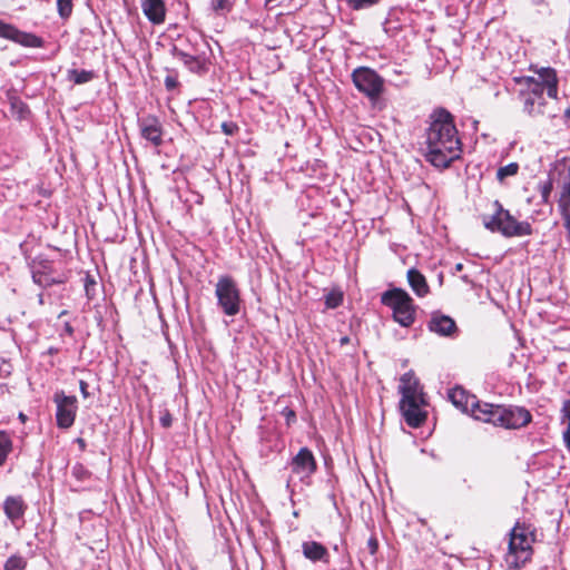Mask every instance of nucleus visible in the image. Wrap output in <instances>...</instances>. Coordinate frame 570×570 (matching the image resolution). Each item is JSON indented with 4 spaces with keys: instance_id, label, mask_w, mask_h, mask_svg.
I'll return each mask as SVG.
<instances>
[{
    "instance_id": "obj_1",
    "label": "nucleus",
    "mask_w": 570,
    "mask_h": 570,
    "mask_svg": "<svg viewBox=\"0 0 570 570\" xmlns=\"http://www.w3.org/2000/svg\"><path fill=\"white\" fill-rule=\"evenodd\" d=\"M425 159L438 168H448L460 158L461 140L452 115L445 109H438L431 115L426 129Z\"/></svg>"
},
{
    "instance_id": "obj_2",
    "label": "nucleus",
    "mask_w": 570,
    "mask_h": 570,
    "mask_svg": "<svg viewBox=\"0 0 570 570\" xmlns=\"http://www.w3.org/2000/svg\"><path fill=\"white\" fill-rule=\"evenodd\" d=\"M538 78L530 76L515 77L513 80L521 88L518 98L522 104V111L531 118L543 117L546 115L547 100L544 90L549 98H558V77L554 69L541 68L538 71Z\"/></svg>"
},
{
    "instance_id": "obj_3",
    "label": "nucleus",
    "mask_w": 570,
    "mask_h": 570,
    "mask_svg": "<svg viewBox=\"0 0 570 570\" xmlns=\"http://www.w3.org/2000/svg\"><path fill=\"white\" fill-rule=\"evenodd\" d=\"M399 392L402 395L400 410L404 421L411 428L421 426L426 420V412L422 410L426 401L420 381L412 371L401 376Z\"/></svg>"
},
{
    "instance_id": "obj_4",
    "label": "nucleus",
    "mask_w": 570,
    "mask_h": 570,
    "mask_svg": "<svg viewBox=\"0 0 570 570\" xmlns=\"http://www.w3.org/2000/svg\"><path fill=\"white\" fill-rule=\"evenodd\" d=\"M208 50L209 45L205 38L193 31L179 38V43L173 46L171 53L180 59L190 72L202 76L209 70Z\"/></svg>"
},
{
    "instance_id": "obj_5",
    "label": "nucleus",
    "mask_w": 570,
    "mask_h": 570,
    "mask_svg": "<svg viewBox=\"0 0 570 570\" xmlns=\"http://www.w3.org/2000/svg\"><path fill=\"white\" fill-rule=\"evenodd\" d=\"M481 406L483 412L479 414V421L491 423L494 426L518 430L527 426L532 420L530 411L523 406L491 403H484Z\"/></svg>"
},
{
    "instance_id": "obj_6",
    "label": "nucleus",
    "mask_w": 570,
    "mask_h": 570,
    "mask_svg": "<svg viewBox=\"0 0 570 570\" xmlns=\"http://www.w3.org/2000/svg\"><path fill=\"white\" fill-rule=\"evenodd\" d=\"M492 215H484L483 225L492 233H500L502 236L523 237L532 234L533 229L529 222L518 220L508 209L503 208L499 200L493 203Z\"/></svg>"
},
{
    "instance_id": "obj_7",
    "label": "nucleus",
    "mask_w": 570,
    "mask_h": 570,
    "mask_svg": "<svg viewBox=\"0 0 570 570\" xmlns=\"http://www.w3.org/2000/svg\"><path fill=\"white\" fill-rule=\"evenodd\" d=\"M534 535L529 527L519 522L510 531L508 552L504 561L511 569H520L531 560Z\"/></svg>"
},
{
    "instance_id": "obj_8",
    "label": "nucleus",
    "mask_w": 570,
    "mask_h": 570,
    "mask_svg": "<svg viewBox=\"0 0 570 570\" xmlns=\"http://www.w3.org/2000/svg\"><path fill=\"white\" fill-rule=\"evenodd\" d=\"M381 303L392 309L393 320L402 327H410L415 322L416 305L405 289L394 287L385 291Z\"/></svg>"
},
{
    "instance_id": "obj_9",
    "label": "nucleus",
    "mask_w": 570,
    "mask_h": 570,
    "mask_svg": "<svg viewBox=\"0 0 570 570\" xmlns=\"http://www.w3.org/2000/svg\"><path fill=\"white\" fill-rule=\"evenodd\" d=\"M217 305L227 316H235L240 312V291L235 279L229 275H222L215 286Z\"/></svg>"
},
{
    "instance_id": "obj_10",
    "label": "nucleus",
    "mask_w": 570,
    "mask_h": 570,
    "mask_svg": "<svg viewBox=\"0 0 570 570\" xmlns=\"http://www.w3.org/2000/svg\"><path fill=\"white\" fill-rule=\"evenodd\" d=\"M352 80L358 91L370 99H376L383 92L384 79L368 67H358L352 72Z\"/></svg>"
},
{
    "instance_id": "obj_11",
    "label": "nucleus",
    "mask_w": 570,
    "mask_h": 570,
    "mask_svg": "<svg viewBox=\"0 0 570 570\" xmlns=\"http://www.w3.org/2000/svg\"><path fill=\"white\" fill-rule=\"evenodd\" d=\"M53 402L57 406V426L59 429H69L72 426L78 410L77 397L73 395H66L63 391H58L53 394Z\"/></svg>"
},
{
    "instance_id": "obj_12",
    "label": "nucleus",
    "mask_w": 570,
    "mask_h": 570,
    "mask_svg": "<svg viewBox=\"0 0 570 570\" xmlns=\"http://www.w3.org/2000/svg\"><path fill=\"white\" fill-rule=\"evenodd\" d=\"M31 273L33 282L41 287H49L65 282V276L56 273L52 263L41 257H36L32 261Z\"/></svg>"
},
{
    "instance_id": "obj_13",
    "label": "nucleus",
    "mask_w": 570,
    "mask_h": 570,
    "mask_svg": "<svg viewBox=\"0 0 570 570\" xmlns=\"http://www.w3.org/2000/svg\"><path fill=\"white\" fill-rule=\"evenodd\" d=\"M0 38L10 40L24 48H42L45 40L31 32L18 29L14 24L0 20Z\"/></svg>"
},
{
    "instance_id": "obj_14",
    "label": "nucleus",
    "mask_w": 570,
    "mask_h": 570,
    "mask_svg": "<svg viewBox=\"0 0 570 570\" xmlns=\"http://www.w3.org/2000/svg\"><path fill=\"white\" fill-rule=\"evenodd\" d=\"M449 400L452 404L464 413H470L475 420H479V414L483 412L485 402H481L475 395L469 394L464 389L456 386L449 391Z\"/></svg>"
},
{
    "instance_id": "obj_15",
    "label": "nucleus",
    "mask_w": 570,
    "mask_h": 570,
    "mask_svg": "<svg viewBox=\"0 0 570 570\" xmlns=\"http://www.w3.org/2000/svg\"><path fill=\"white\" fill-rule=\"evenodd\" d=\"M289 466L293 474L297 475L301 481H305L315 473L317 463L313 452L304 446L292 458Z\"/></svg>"
},
{
    "instance_id": "obj_16",
    "label": "nucleus",
    "mask_w": 570,
    "mask_h": 570,
    "mask_svg": "<svg viewBox=\"0 0 570 570\" xmlns=\"http://www.w3.org/2000/svg\"><path fill=\"white\" fill-rule=\"evenodd\" d=\"M428 328L436 335L445 337H454L459 332L455 321L441 312L431 314Z\"/></svg>"
},
{
    "instance_id": "obj_17",
    "label": "nucleus",
    "mask_w": 570,
    "mask_h": 570,
    "mask_svg": "<svg viewBox=\"0 0 570 570\" xmlns=\"http://www.w3.org/2000/svg\"><path fill=\"white\" fill-rule=\"evenodd\" d=\"M558 208L563 220V226L570 236V159L564 164V176Z\"/></svg>"
},
{
    "instance_id": "obj_18",
    "label": "nucleus",
    "mask_w": 570,
    "mask_h": 570,
    "mask_svg": "<svg viewBox=\"0 0 570 570\" xmlns=\"http://www.w3.org/2000/svg\"><path fill=\"white\" fill-rule=\"evenodd\" d=\"M140 135L153 146L159 147L163 144V126L157 117L147 116L138 120Z\"/></svg>"
},
{
    "instance_id": "obj_19",
    "label": "nucleus",
    "mask_w": 570,
    "mask_h": 570,
    "mask_svg": "<svg viewBox=\"0 0 570 570\" xmlns=\"http://www.w3.org/2000/svg\"><path fill=\"white\" fill-rule=\"evenodd\" d=\"M27 504L21 497H7L3 502V512L16 529H20L23 524V515Z\"/></svg>"
},
{
    "instance_id": "obj_20",
    "label": "nucleus",
    "mask_w": 570,
    "mask_h": 570,
    "mask_svg": "<svg viewBox=\"0 0 570 570\" xmlns=\"http://www.w3.org/2000/svg\"><path fill=\"white\" fill-rule=\"evenodd\" d=\"M140 8L151 24L159 26L165 22L167 9L164 0H140Z\"/></svg>"
},
{
    "instance_id": "obj_21",
    "label": "nucleus",
    "mask_w": 570,
    "mask_h": 570,
    "mask_svg": "<svg viewBox=\"0 0 570 570\" xmlns=\"http://www.w3.org/2000/svg\"><path fill=\"white\" fill-rule=\"evenodd\" d=\"M302 553L312 562H330L327 548L317 541H304L302 543Z\"/></svg>"
},
{
    "instance_id": "obj_22",
    "label": "nucleus",
    "mask_w": 570,
    "mask_h": 570,
    "mask_svg": "<svg viewBox=\"0 0 570 570\" xmlns=\"http://www.w3.org/2000/svg\"><path fill=\"white\" fill-rule=\"evenodd\" d=\"M406 276L409 285L419 297H424L430 293L426 278L419 269L410 268Z\"/></svg>"
},
{
    "instance_id": "obj_23",
    "label": "nucleus",
    "mask_w": 570,
    "mask_h": 570,
    "mask_svg": "<svg viewBox=\"0 0 570 570\" xmlns=\"http://www.w3.org/2000/svg\"><path fill=\"white\" fill-rule=\"evenodd\" d=\"M560 423L564 426L562 438L566 448L570 451V399L564 400L560 410Z\"/></svg>"
},
{
    "instance_id": "obj_24",
    "label": "nucleus",
    "mask_w": 570,
    "mask_h": 570,
    "mask_svg": "<svg viewBox=\"0 0 570 570\" xmlns=\"http://www.w3.org/2000/svg\"><path fill=\"white\" fill-rule=\"evenodd\" d=\"M96 77L92 70H78V69H69L67 71V79L75 85H83L90 82Z\"/></svg>"
},
{
    "instance_id": "obj_25",
    "label": "nucleus",
    "mask_w": 570,
    "mask_h": 570,
    "mask_svg": "<svg viewBox=\"0 0 570 570\" xmlns=\"http://www.w3.org/2000/svg\"><path fill=\"white\" fill-rule=\"evenodd\" d=\"M12 451V441L10 436L4 432L0 431V466H2Z\"/></svg>"
},
{
    "instance_id": "obj_26",
    "label": "nucleus",
    "mask_w": 570,
    "mask_h": 570,
    "mask_svg": "<svg viewBox=\"0 0 570 570\" xmlns=\"http://www.w3.org/2000/svg\"><path fill=\"white\" fill-rule=\"evenodd\" d=\"M27 568V559L21 554L10 556L3 566L4 570H24Z\"/></svg>"
},
{
    "instance_id": "obj_27",
    "label": "nucleus",
    "mask_w": 570,
    "mask_h": 570,
    "mask_svg": "<svg viewBox=\"0 0 570 570\" xmlns=\"http://www.w3.org/2000/svg\"><path fill=\"white\" fill-rule=\"evenodd\" d=\"M519 165L517 163H510L502 166L497 171V178L499 181H503L507 177L514 176L518 174Z\"/></svg>"
},
{
    "instance_id": "obj_28",
    "label": "nucleus",
    "mask_w": 570,
    "mask_h": 570,
    "mask_svg": "<svg viewBox=\"0 0 570 570\" xmlns=\"http://www.w3.org/2000/svg\"><path fill=\"white\" fill-rule=\"evenodd\" d=\"M71 475L79 482H85L91 478V472L81 463H76L71 468Z\"/></svg>"
},
{
    "instance_id": "obj_29",
    "label": "nucleus",
    "mask_w": 570,
    "mask_h": 570,
    "mask_svg": "<svg viewBox=\"0 0 570 570\" xmlns=\"http://www.w3.org/2000/svg\"><path fill=\"white\" fill-rule=\"evenodd\" d=\"M73 9L72 0H57V11L61 19L67 20Z\"/></svg>"
},
{
    "instance_id": "obj_30",
    "label": "nucleus",
    "mask_w": 570,
    "mask_h": 570,
    "mask_svg": "<svg viewBox=\"0 0 570 570\" xmlns=\"http://www.w3.org/2000/svg\"><path fill=\"white\" fill-rule=\"evenodd\" d=\"M343 302V294L340 291H332L325 295V305L327 308H336Z\"/></svg>"
},
{
    "instance_id": "obj_31",
    "label": "nucleus",
    "mask_w": 570,
    "mask_h": 570,
    "mask_svg": "<svg viewBox=\"0 0 570 570\" xmlns=\"http://www.w3.org/2000/svg\"><path fill=\"white\" fill-rule=\"evenodd\" d=\"M381 0H346L347 6L352 10H362L375 6Z\"/></svg>"
},
{
    "instance_id": "obj_32",
    "label": "nucleus",
    "mask_w": 570,
    "mask_h": 570,
    "mask_svg": "<svg viewBox=\"0 0 570 570\" xmlns=\"http://www.w3.org/2000/svg\"><path fill=\"white\" fill-rule=\"evenodd\" d=\"M210 7L215 12H229L233 3L229 0H212Z\"/></svg>"
},
{
    "instance_id": "obj_33",
    "label": "nucleus",
    "mask_w": 570,
    "mask_h": 570,
    "mask_svg": "<svg viewBox=\"0 0 570 570\" xmlns=\"http://www.w3.org/2000/svg\"><path fill=\"white\" fill-rule=\"evenodd\" d=\"M11 107L17 110L20 118H24L26 115L29 114L28 106L18 98L11 100Z\"/></svg>"
},
{
    "instance_id": "obj_34",
    "label": "nucleus",
    "mask_w": 570,
    "mask_h": 570,
    "mask_svg": "<svg viewBox=\"0 0 570 570\" xmlns=\"http://www.w3.org/2000/svg\"><path fill=\"white\" fill-rule=\"evenodd\" d=\"M282 415L285 417L286 424L289 426L296 421V413L289 407H284Z\"/></svg>"
},
{
    "instance_id": "obj_35",
    "label": "nucleus",
    "mask_w": 570,
    "mask_h": 570,
    "mask_svg": "<svg viewBox=\"0 0 570 570\" xmlns=\"http://www.w3.org/2000/svg\"><path fill=\"white\" fill-rule=\"evenodd\" d=\"M12 366L6 360H1L0 362V379H6L11 374Z\"/></svg>"
},
{
    "instance_id": "obj_36",
    "label": "nucleus",
    "mask_w": 570,
    "mask_h": 570,
    "mask_svg": "<svg viewBox=\"0 0 570 570\" xmlns=\"http://www.w3.org/2000/svg\"><path fill=\"white\" fill-rule=\"evenodd\" d=\"M164 83L169 91L175 90L179 85L177 77L171 75L166 76Z\"/></svg>"
},
{
    "instance_id": "obj_37",
    "label": "nucleus",
    "mask_w": 570,
    "mask_h": 570,
    "mask_svg": "<svg viewBox=\"0 0 570 570\" xmlns=\"http://www.w3.org/2000/svg\"><path fill=\"white\" fill-rule=\"evenodd\" d=\"M238 127L234 122H223L222 124V130L224 134L228 136H233L237 131Z\"/></svg>"
},
{
    "instance_id": "obj_38",
    "label": "nucleus",
    "mask_w": 570,
    "mask_h": 570,
    "mask_svg": "<svg viewBox=\"0 0 570 570\" xmlns=\"http://www.w3.org/2000/svg\"><path fill=\"white\" fill-rule=\"evenodd\" d=\"M159 422L163 428H169L173 422V417L169 412H166L164 415L160 416Z\"/></svg>"
},
{
    "instance_id": "obj_39",
    "label": "nucleus",
    "mask_w": 570,
    "mask_h": 570,
    "mask_svg": "<svg viewBox=\"0 0 570 570\" xmlns=\"http://www.w3.org/2000/svg\"><path fill=\"white\" fill-rule=\"evenodd\" d=\"M79 389L83 399H88L90 396V393L88 391V383L85 382L83 380L79 381Z\"/></svg>"
},
{
    "instance_id": "obj_40",
    "label": "nucleus",
    "mask_w": 570,
    "mask_h": 570,
    "mask_svg": "<svg viewBox=\"0 0 570 570\" xmlns=\"http://www.w3.org/2000/svg\"><path fill=\"white\" fill-rule=\"evenodd\" d=\"M367 547L371 554H375L379 548L377 540L375 538H370L367 541Z\"/></svg>"
},
{
    "instance_id": "obj_41",
    "label": "nucleus",
    "mask_w": 570,
    "mask_h": 570,
    "mask_svg": "<svg viewBox=\"0 0 570 570\" xmlns=\"http://www.w3.org/2000/svg\"><path fill=\"white\" fill-rule=\"evenodd\" d=\"M551 189H552V186L550 183L548 184H544L541 188V195H542V198L544 202L548 200L549 196H550V193H551Z\"/></svg>"
},
{
    "instance_id": "obj_42",
    "label": "nucleus",
    "mask_w": 570,
    "mask_h": 570,
    "mask_svg": "<svg viewBox=\"0 0 570 570\" xmlns=\"http://www.w3.org/2000/svg\"><path fill=\"white\" fill-rule=\"evenodd\" d=\"M73 332H75V330H73L72 325L69 322H66L63 324V334H66L68 336H72Z\"/></svg>"
},
{
    "instance_id": "obj_43",
    "label": "nucleus",
    "mask_w": 570,
    "mask_h": 570,
    "mask_svg": "<svg viewBox=\"0 0 570 570\" xmlns=\"http://www.w3.org/2000/svg\"><path fill=\"white\" fill-rule=\"evenodd\" d=\"M59 353V348L58 347H55V346H50L48 350H47V354L48 355H56Z\"/></svg>"
},
{
    "instance_id": "obj_44",
    "label": "nucleus",
    "mask_w": 570,
    "mask_h": 570,
    "mask_svg": "<svg viewBox=\"0 0 570 570\" xmlns=\"http://www.w3.org/2000/svg\"><path fill=\"white\" fill-rule=\"evenodd\" d=\"M348 342H350V337H348V336H343V337L340 340V343H341V345H342V346H343V345H345V344H347Z\"/></svg>"
},
{
    "instance_id": "obj_45",
    "label": "nucleus",
    "mask_w": 570,
    "mask_h": 570,
    "mask_svg": "<svg viewBox=\"0 0 570 570\" xmlns=\"http://www.w3.org/2000/svg\"><path fill=\"white\" fill-rule=\"evenodd\" d=\"M454 269L455 272H461L463 269V264L462 263H458L455 266H454Z\"/></svg>"
},
{
    "instance_id": "obj_46",
    "label": "nucleus",
    "mask_w": 570,
    "mask_h": 570,
    "mask_svg": "<svg viewBox=\"0 0 570 570\" xmlns=\"http://www.w3.org/2000/svg\"><path fill=\"white\" fill-rule=\"evenodd\" d=\"M566 120H570V107L564 110Z\"/></svg>"
},
{
    "instance_id": "obj_47",
    "label": "nucleus",
    "mask_w": 570,
    "mask_h": 570,
    "mask_svg": "<svg viewBox=\"0 0 570 570\" xmlns=\"http://www.w3.org/2000/svg\"><path fill=\"white\" fill-rule=\"evenodd\" d=\"M39 302H40V304L43 303L42 295L39 296Z\"/></svg>"
},
{
    "instance_id": "obj_48",
    "label": "nucleus",
    "mask_w": 570,
    "mask_h": 570,
    "mask_svg": "<svg viewBox=\"0 0 570 570\" xmlns=\"http://www.w3.org/2000/svg\"><path fill=\"white\" fill-rule=\"evenodd\" d=\"M19 416H20V419H21V420H24V419H26V416H24L22 413H20V415H19Z\"/></svg>"
},
{
    "instance_id": "obj_49",
    "label": "nucleus",
    "mask_w": 570,
    "mask_h": 570,
    "mask_svg": "<svg viewBox=\"0 0 570 570\" xmlns=\"http://www.w3.org/2000/svg\"><path fill=\"white\" fill-rule=\"evenodd\" d=\"M79 445H82L83 444V440L82 439H79Z\"/></svg>"
},
{
    "instance_id": "obj_50",
    "label": "nucleus",
    "mask_w": 570,
    "mask_h": 570,
    "mask_svg": "<svg viewBox=\"0 0 570 570\" xmlns=\"http://www.w3.org/2000/svg\"><path fill=\"white\" fill-rule=\"evenodd\" d=\"M79 445H82L83 444V440L82 439H79Z\"/></svg>"
},
{
    "instance_id": "obj_51",
    "label": "nucleus",
    "mask_w": 570,
    "mask_h": 570,
    "mask_svg": "<svg viewBox=\"0 0 570 570\" xmlns=\"http://www.w3.org/2000/svg\"><path fill=\"white\" fill-rule=\"evenodd\" d=\"M67 312L66 311H62L59 315V317H61L62 315H65Z\"/></svg>"
}]
</instances>
